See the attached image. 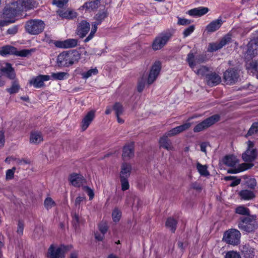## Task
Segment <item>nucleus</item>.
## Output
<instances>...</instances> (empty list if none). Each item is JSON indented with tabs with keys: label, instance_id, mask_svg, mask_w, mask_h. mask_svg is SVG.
I'll use <instances>...</instances> for the list:
<instances>
[{
	"label": "nucleus",
	"instance_id": "nucleus-2",
	"mask_svg": "<svg viewBox=\"0 0 258 258\" xmlns=\"http://www.w3.org/2000/svg\"><path fill=\"white\" fill-rule=\"evenodd\" d=\"M223 163L227 166L231 167L232 168L228 170V173L231 174H236L245 170L251 168L253 166L252 163H244L238 165V160L233 155L226 156L223 159Z\"/></svg>",
	"mask_w": 258,
	"mask_h": 258
},
{
	"label": "nucleus",
	"instance_id": "nucleus-24",
	"mask_svg": "<svg viewBox=\"0 0 258 258\" xmlns=\"http://www.w3.org/2000/svg\"><path fill=\"white\" fill-rule=\"evenodd\" d=\"M222 23L223 21L221 19L213 21L206 26L205 31L208 33H213L218 30L221 27Z\"/></svg>",
	"mask_w": 258,
	"mask_h": 258
},
{
	"label": "nucleus",
	"instance_id": "nucleus-26",
	"mask_svg": "<svg viewBox=\"0 0 258 258\" xmlns=\"http://www.w3.org/2000/svg\"><path fill=\"white\" fill-rule=\"evenodd\" d=\"M134 156V147L133 143L126 145L123 148L122 158L126 160Z\"/></svg>",
	"mask_w": 258,
	"mask_h": 258
},
{
	"label": "nucleus",
	"instance_id": "nucleus-7",
	"mask_svg": "<svg viewBox=\"0 0 258 258\" xmlns=\"http://www.w3.org/2000/svg\"><path fill=\"white\" fill-rule=\"evenodd\" d=\"M172 36L170 31L162 33L157 36L154 40L152 47L154 50L162 49L168 42Z\"/></svg>",
	"mask_w": 258,
	"mask_h": 258
},
{
	"label": "nucleus",
	"instance_id": "nucleus-52",
	"mask_svg": "<svg viewBox=\"0 0 258 258\" xmlns=\"http://www.w3.org/2000/svg\"><path fill=\"white\" fill-rule=\"evenodd\" d=\"M83 189L89 197V199L92 200L94 196L93 190L87 186H83Z\"/></svg>",
	"mask_w": 258,
	"mask_h": 258
},
{
	"label": "nucleus",
	"instance_id": "nucleus-12",
	"mask_svg": "<svg viewBox=\"0 0 258 258\" xmlns=\"http://www.w3.org/2000/svg\"><path fill=\"white\" fill-rule=\"evenodd\" d=\"M247 148L245 152L242 154V159L245 162H251L254 161L257 157V152L254 149V144L252 142H247Z\"/></svg>",
	"mask_w": 258,
	"mask_h": 258
},
{
	"label": "nucleus",
	"instance_id": "nucleus-37",
	"mask_svg": "<svg viewBox=\"0 0 258 258\" xmlns=\"http://www.w3.org/2000/svg\"><path fill=\"white\" fill-rule=\"evenodd\" d=\"M197 168L201 175L206 176L209 175V172L207 170V166L206 165H203L200 163H198Z\"/></svg>",
	"mask_w": 258,
	"mask_h": 258
},
{
	"label": "nucleus",
	"instance_id": "nucleus-44",
	"mask_svg": "<svg viewBox=\"0 0 258 258\" xmlns=\"http://www.w3.org/2000/svg\"><path fill=\"white\" fill-rule=\"evenodd\" d=\"M98 73V70L96 68L92 69L89 70L86 73L83 74V78H88L93 75H97Z\"/></svg>",
	"mask_w": 258,
	"mask_h": 258
},
{
	"label": "nucleus",
	"instance_id": "nucleus-8",
	"mask_svg": "<svg viewBox=\"0 0 258 258\" xmlns=\"http://www.w3.org/2000/svg\"><path fill=\"white\" fill-rule=\"evenodd\" d=\"M33 51V49H23L20 51H18L15 47L7 45L2 48L0 50V54L3 56H5L7 54H15L17 56L26 57L30 55L31 52Z\"/></svg>",
	"mask_w": 258,
	"mask_h": 258
},
{
	"label": "nucleus",
	"instance_id": "nucleus-30",
	"mask_svg": "<svg viewBox=\"0 0 258 258\" xmlns=\"http://www.w3.org/2000/svg\"><path fill=\"white\" fill-rule=\"evenodd\" d=\"M43 139L41 134L39 132H32L30 135V142L34 144H38L43 141Z\"/></svg>",
	"mask_w": 258,
	"mask_h": 258
},
{
	"label": "nucleus",
	"instance_id": "nucleus-31",
	"mask_svg": "<svg viewBox=\"0 0 258 258\" xmlns=\"http://www.w3.org/2000/svg\"><path fill=\"white\" fill-rule=\"evenodd\" d=\"M100 0H93L84 4L83 7L89 11H93L98 8Z\"/></svg>",
	"mask_w": 258,
	"mask_h": 258
},
{
	"label": "nucleus",
	"instance_id": "nucleus-64",
	"mask_svg": "<svg viewBox=\"0 0 258 258\" xmlns=\"http://www.w3.org/2000/svg\"><path fill=\"white\" fill-rule=\"evenodd\" d=\"M207 146V144L206 143H202L201 145H200V147H201V151L202 152H203L204 153H206V147Z\"/></svg>",
	"mask_w": 258,
	"mask_h": 258
},
{
	"label": "nucleus",
	"instance_id": "nucleus-49",
	"mask_svg": "<svg viewBox=\"0 0 258 258\" xmlns=\"http://www.w3.org/2000/svg\"><path fill=\"white\" fill-rule=\"evenodd\" d=\"M225 258H241V256L238 252L231 251L226 254Z\"/></svg>",
	"mask_w": 258,
	"mask_h": 258
},
{
	"label": "nucleus",
	"instance_id": "nucleus-10",
	"mask_svg": "<svg viewBox=\"0 0 258 258\" xmlns=\"http://www.w3.org/2000/svg\"><path fill=\"white\" fill-rule=\"evenodd\" d=\"M220 119V116L218 114H215L213 115L204 120H203L202 122H200V123L198 124L194 128V132L195 133L200 132L201 131H202L216 122L218 121Z\"/></svg>",
	"mask_w": 258,
	"mask_h": 258
},
{
	"label": "nucleus",
	"instance_id": "nucleus-61",
	"mask_svg": "<svg viewBox=\"0 0 258 258\" xmlns=\"http://www.w3.org/2000/svg\"><path fill=\"white\" fill-rule=\"evenodd\" d=\"M73 222L76 226L78 225L80 222L79 215L76 213L73 217Z\"/></svg>",
	"mask_w": 258,
	"mask_h": 258
},
{
	"label": "nucleus",
	"instance_id": "nucleus-59",
	"mask_svg": "<svg viewBox=\"0 0 258 258\" xmlns=\"http://www.w3.org/2000/svg\"><path fill=\"white\" fill-rule=\"evenodd\" d=\"M85 199V198L84 197H77L76 199L75 202V206L76 207L79 206V205H80L81 203L82 202H83V201H84Z\"/></svg>",
	"mask_w": 258,
	"mask_h": 258
},
{
	"label": "nucleus",
	"instance_id": "nucleus-25",
	"mask_svg": "<svg viewBox=\"0 0 258 258\" xmlns=\"http://www.w3.org/2000/svg\"><path fill=\"white\" fill-rule=\"evenodd\" d=\"M160 146L161 148H164L167 151H174V147L172 145V143L170 140L168 139L167 135H164L159 140Z\"/></svg>",
	"mask_w": 258,
	"mask_h": 258
},
{
	"label": "nucleus",
	"instance_id": "nucleus-5",
	"mask_svg": "<svg viewBox=\"0 0 258 258\" xmlns=\"http://www.w3.org/2000/svg\"><path fill=\"white\" fill-rule=\"evenodd\" d=\"M72 248V245H61L56 246L52 244L48 249L47 253V258H64L65 254Z\"/></svg>",
	"mask_w": 258,
	"mask_h": 258
},
{
	"label": "nucleus",
	"instance_id": "nucleus-32",
	"mask_svg": "<svg viewBox=\"0 0 258 258\" xmlns=\"http://www.w3.org/2000/svg\"><path fill=\"white\" fill-rule=\"evenodd\" d=\"M177 224V221L172 217H169L167 219L165 225L169 228L172 232H175L176 229V225Z\"/></svg>",
	"mask_w": 258,
	"mask_h": 258
},
{
	"label": "nucleus",
	"instance_id": "nucleus-1",
	"mask_svg": "<svg viewBox=\"0 0 258 258\" xmlns=\"http://www.w3.org/2000/svg\"><path fill=\"white\" fill-rule=\"evenodd\" d=\"M161 69V63L159 61H156L152 66L148 78L142 77L138 82L137 90L142 92L145 88L146 84L148 85L152 84L157 79Z\"/></svg>",
	"mask_w": 258,
	"mask_h": 258
},
{
	"label": "nucleus",
	"instance_id": "nucleus-40",
	"mask_svg": "<svg viewBox=\"0 0 258 258\" xmlns=\"http://www.w3.org/2000/svg\"><path fill=\"white\" fill-rule=\"evenodd\" d=\"M255 134H258V122H255L252 124L246 135V137L251 136Z\"/></svg>",
	"mask_w": 258,
	"mask_h": 258
},
{
	"label": "nucleus",
	"instance_id": "nucleus-57",
	"mask_svg": "<svg viewBox=\"0 0 258 258\" xmlns=\"http://www.w3.org/2000/svg\"><path fill=\"white\" fill-rule=\"evenodd\" d=\"M95 238L98 241H102L104 237V234L102 233H99L98 232H96L94 233Z\"/></svg>",
	"mask_w": 258,
	"mask_h": 258
},
{
	"label": "nucleus",
	"instance_id": "nucleus-9",
	"mask_svg": "<svg viewBox=\"0 0 258 258\" xmlns=\"http://www.w3.org/2000/svg\"><path fill=\"white\" fill-rule=\"evenodd\" d=\"M241 233L235 229H231L225 232L223 239L227 243L235 245L239 243Z\"/></svg>",
	"mask_w": 258,
	"mask_h": 258
},
{
	"label": "nucleus",
	"instance_id": "nucleus-43",
	"mask_svg": "<svg viewBox=\"0 0 258 258\" xmlns=\"http://www.w3.org/2000/svg\"><path fill=\"white\" fill-rule=\"evenodd\" d=\"M121 185V189L125 191L128 189L130 187L129 183L127 180L128 178L120 177Z\"/></svg>",
	"mask_w": 258,
	"mask_h": 258
},
{
	"label": "nucleus",
	"instance_id": "nucleus-60",
	"mask_svg": "<svg viewBox=\"0 0 258 258\" xmlns=\"http://www.w3.org/2000/svg\"><path fill=\"white\" fill-rule=\"evenodd\" d=\"M18 31V27L17 26H14L12 28H10L7 30V33L10 34H15Z\"/></svg>",
	"mask_w": 258,
	"mask_h": 258
},
{
	"label": "nucleus",
	"instance_id": "nucleus-34",
	"mask_svg": "<svg viewBox=\"0 0 258 258\" xmlns=\"http://www.w3.org/2000/svg\"><path fill=\"white\" fill-rule=\"evenodd\" d=\"M112 109L114 111L115 116L122 115L124 111L122 105L119 102H116L112 106Z\"/></svg>",
	"mask_w": 258,
	"mask_h": 258
},
{
	"label": "nucleus",
	"instance_id": "nucleus-21",
	"mask_svg": "<svg viewBox=\"0 0 258 258\" xmlns=\"http://www.w3.org/2000/svg\"><path fill=\"white\" fill-rule=\"evenodd\" d=\"M206 81L208 85L213 87L219 84L221 81V78L216 73H211L206 75Z\"/></svg>",
	"mask_w": 258,
	"mask_h": 258
},
{
	"label": "nucleus",
	"instance_id": "nucleus-46",
	"mask_svg": "<svg viewBox=\"0 0 258 258\" xmlns=\"http://www.w3.org/2000/svg\"><path fill=\"white\" fill-rule=\"evenodd\" d=\"M112 219L113 221L117 222L119 221L121 217V212L117 209H115L112 214Z\"/></svg>",
	"mask_w": 258,
	"mask_h": 258
},
{
	"label": "nucleus",
	"instance_id": "nucleus-19",
	"mask_svg": "<svg viewBox=\"0 0 258 258\" xmlns=\"http://www.w3.org/2000/svg\"><path fill=\"white\" fill-rule=\"evenodd\" d=\"M78 41L76 39H68L64 41H56L54 44L58 48H70L77 46Z\"/></svg>",
	"mask_w": 258,
	"mask_h": 258
},
{
	"label": "nucleus",
	"instance_id": "nucleus-20",
	"mask_svg": "<svg viewBox=\"0 0 258 258\" xmlns=\"http://www.w3.org/2000/svg\"><path fill=\"white\" fill-rule=\"evenodd\" d=\"M0 71L9 79L14 80L16 78L15 70L9 63H6L4 66H2Z\"/></svg>",
	"mask_w": 258,
	"mask_h": 258
},
{
	"label": "nucleus",
	"instance_id": "nucleus-28",
	"mask_svg": "<svg viewBox=\"0 0 258 258\" xmlns=\"http://www.w3.org/2000/svg\"><path fill=\"white\" fill-rule=\"evenodd\" d=\"M132 166L130 164L124 163L121 166L120 177L128 178L130 176Z\"/></svg>",
	"mask_w": 258,
	"mask_h": 258
},
{
	"label": "nucleus",
	"instance_id": "nucleus-16",
	"mask_svg": "<svg viewBox=\"0 0 258 258\" xmlns=\"http://www.w3.org/2000/svg\"><path fill=\"white\" fill-rule=\"evenodd\" d=\"M239 75L236 70L230 69L227 70L224 74V80L227 84H235L238 81Z\"/></svg>",
	"mask_w": 258,
	"mask_h": 258
},
{
	"label": "nucleus",
	"instance_id": "nucleus-54",
	"mask_svg": "<svg viewBox=\"0 0 258 258\" xmlns=\"http://www.w3.org/2000/svg\"><path fill=\"white\" fill-rule=\"evenodd\" d=\"M179 134L177 127H175L168 132L166 133L165 135H167V137H172Z\"/></svg>",
	"mask_w": 258,
	"mask_h": 258
},
{
	"label": "nucleus",
	"instance_id": "nucleus-14",
	"mask_svg": "<svg viewBox=\"0 0 258 258\" xmlns=\"http://www.w3.org/2000/svg\"><path fill=\"white\" fill-rule=\"evenodd\" d=\"M258 38H254L248 42L247 45V50L245 53V59L252 58L257 54Z\"/></svg>",
	"mask_w": 258,
	"mask_h": 258
},
{
	"label": "nucleus",
	"instance_id": "nucleus-48",
	"mask_svg": "<svg viewBox=\"0 0 258 258\" xmlns=\"http://www.w3.org/2000/svg\"><path fill=\"white\" fill-rule=\"evenodd\" d=\"M16 169V168L14 167L11 169H8L6 171V179L10 180L12 179L14 177V174L15 173V171Z\"/></svg>",
	"mask_w": 258,
	"mask_h": 258
},
{
	"label": "nucleus",
	"instance_id": "nucleus-22",
	"mask_svg": "<svg viewBox=\"0 0 258 258\" xmlns=\"http://www.w3.org/2000/svg\"><path fill=\"white\" fill-rule=\"evenodd\" d=\"M90 30V24L86 21H81L77 28V34L81 38L84 37Z\"/></svg>",
	"mask_w": 258,
	"mask_h": 258
},
{
	"label": "nucleus",
	"instance_id": "nucleus-4",
	"mask_svg": "<svg viewBox=\"0 0 258 258\" xmlns=\"http://www.w3.org/2000/svg\"><path fill=\"white\" fill-rule=\"evenodd\" d=\"M238 228L246 233H250L254 231L257 227L256 221V216L249 215L245 217H241L238 224Z\"/></svg>",
	"mask_w": 258,
	"mask_h": 258
},
{
	"label": "nucleus",
	"instance_id": "nucleus-47",
	"mask_svg": "<svg viewBox=\"0 0 258 258\" xmlns=\"http://www.w3.org/2000/svg\"><path fill=\"white\" fill-rule=\"evenodd\" d=\"M68 2V0H53L52 4L57 7L63 8Z\"/></svg>",
	"mask_w": 258,
	"mask_h": 258
},
{
	"label": "nucleus",
	"instance_id": "nucleus-17",
	"mask_svg": "<svg viewBox=\"0 0 258 258\" xmlns=\"http://www.w3.org/2000/svg\"><path fill=\"white\" fill-rule=\"evenodd\" d=\"M186 60L189 67L192 69H194L197 64L204 62L206 60V57L203 55H199L195 57L194 53L190 52L187 54Z\"/></svg>",
	"mask_w": 258,
	"mask_h": 258
},
{
	"label": "nucleus",
	"instance_id": "nucleus-56",
	"mask_svg": "<svg viewBox=\"0 0 258 258\" xmlns=\"http://www.w3.org/2000/svg\"><path fill=\"white\" fill-rule=\"evenodd\" d=\"M247 186L250 188H254L256 185V181L254 179H250L247 181Z\"/></svg>",
	"mask_w": 258,
	"mask_h": 258
},
{
	"label": "nucleus",
	"instance_id": "nucleus-3",
	"mask_svg": "<svg viewBox=\"0 0 258 258\" xmlns=\"http://www.w3.org/2000/svg\"><path fill=\"white\" fill-rule=\"evenodd\" d=\"M80 58V53L77 51L63 52L57 56V63L59 67H68L78 61Z\"/></svg>",
	"mask_w": 258,
	"mask_h": 258
},
{
	"label": "nucleus",
	"instance_id": "nucleus-15",
	"mask_svg": "<svg viewBox=\"0 0 258 258\" xmlns=\"http://www.w3.org/2000/svg\"><path fill=\"white\" fill-rule=\"evenodd\" d=\"M231 41V36L230 34H227L223 36L219 42L211 43L209 44L208 51L212 52L222 48Z\"/></svg>",
	"mask_w": 258,
	"mask_h": 258
},
{
	"label": "nucleus",
	"instance_id": "nucleus-13",
	"mask_svg": "<svg viewBox=\"0 0 258 258\" xmlns=\"http://www.w3.org/2000/svg\"><path fill=\"white\" fill-rule=\"evenodd\" d=\"M17 11L14 8L11 6H6L3 10L2 14L0 15L1 18L4 21H8L7 24L8 25L10 23L14 22L12 20L17 14Z\"/></svg>",
	"mask_w": 258,
	"mask_h": 258
},
{
	"label": "nucleus",
	"instance_id": "nucleus-51",
	"mask_svg": "<svg viewBox=\"0 0 258 258\" xmlns=\"http://www.w3.org/2000/svg\"><path fill=\"white\" fill-rule=\"evenodd\" d=\"M191 22L192 21L190 20L178 17L177 24L178 25L185 26L189 25Z\"/></svg>",
	"mask_w": 258,
	"mask_h": 258
},
{
	"label": "nucleus",
	"instance_id": "nucleus-42",
	"mask_svg": "<svg viewBox=\"0 0 258 258\" xmlns=\"http://www.w3.org/2000/svg\"><path fill=\"white\" fill-rule=\"evenodd\" d=\"M209 72V68L206 66H201V68L197 70V71H195V72L198 75H201L202 76L207 75V73Z\"/></svg>",
	"mask_w": 258,
	"mask_h": 258
},
{
	"label": "nucleus",
	"instance_id": "nucleus-63",
	"mask_svg": "<svg viewBox=\"0 0 258 258\" xmlns=\"http://www.w3.org/2000/svg\"><path fill=\"white\" fill-rule=\"evenodd\" d=\"M84 54L86 55H94L96 54V51L95 49H92L91 50H89L88 51H86Z\"/></svg>",
	"mask_w": 258,
	"mask_h": 258
},
{
	"label": "nucleus",
	"instance_id": "nucleus-33",
	"mask_svg": "<svg viewBox=\"0 0 258 258\" xmlns=\"http://www.w3.org/2000/svg\"><path fill=\"white\" fill-rule=\"evenodd\" d=\"M239 195L241 199L244 200H249L254 197V195L253 191L247 189L241 190L239 192Z\"/></svg>",
	"mask_w": 258,
	"mask_h": 258
},
{
	"label": "nucleus",
	"instance_id": "nucleus-39",
	"mask_svg": "<svg viewBox=\"0 0 258 258\" xmlns=\"http://www.w3.org/2000/svg\"><path fill=\"white\" fill-rule=\"evenodd\" d=\"M56 206L55 202L50 197L46 198L44 201V206L47 210H49Z\"/></svg>",
	"mask_w": 258,
	"mask_h": 258
},
{
	"label": "nucleus",
	"instance_id": "nucleus-29",
	"mask_svg": "<svg viewBox=\"0 0 258 258\" xmlns=\"http://www.w3.org/2000/svg\"><path fill=\"white\" fill-rule=\"evenodd\" d=\"M57 13L63 19H72L77 16V13L72 10H59L57 11Z\"/></svg>",
	"mask_w": 258,
	"mask_h": 258
},
{
	"label": "nucleus",
	"instance_id": "nucleus-27",
	"mask_svg": "<svg viewBox=\"0 0 258 258\" xmlns=\"http://www.w3.org/2000/svg\"><path fill=\"white\" fill-rule=\"evenodd\" d=\"M209 11L208 8L201 7L189 10L187 14L191 16L201 17L207 14Z\"/></svg>",
	"mask_w": 258,
	"mask_h": 258
},
{
	"label": "nucleus",
	"instance_id": "nucleus-6",
	"mask_svg": "<svg viewBox=\"0 0 258 258\" xmlns=\"http://www.w3.org/2000/svg\"><path fill=\"white\" fill-rule=\"evenodd\" d=\"M25 27L26 31L29 34L38 35L44 30L45 24L41 20H30L26 23Z\"/></svg>",
	"mask_w": 258,
	"mask_h": 258
},
{
	"label": "nucleus",
	"instance_id": "nucleus-18",
	"mask_svg": "<svg viewBox=\"0 0 258 258\" xmlns=\"http://www.w3.org/2000/svg\"><path fill=\"white\" fill-rule=\"evenodd\" d=\"M96 111L91 110L88 111L83 118L81 121V128L83 131H85L91 124L95 118Z\"/></svg>",
	"mask_w": 258,
	"mask_h": 258
},
{
	"label": "nucleus",
	"instance_id": "nucleus-23",
	"mask_svg": "<svg viewBox=\"0 0 258 258\" xmlns=\"http://www.w3.org/2000/svg\"><path fill=\"white\" fill-rule=\"evenodd\" d=\"M69 180L73 185L76 187H80L86 182V179L82 175L75 173L70 175Z\"/></svg>",
	"mask_w": 258,
	"mask_h": 258
},
{
	"label": "nucleus",
	"instance_id": "nucleus-41",
	"mask_svg": "<svg viewBox=\"0 0 258 258\" xmlns=\"http://www.w3.org/2000/svg\"><path fill=\"white\" fill-rule=\"evenodd\" d=\"M235 212L242 215H246L247 216L250 215L249 209L243 206L237 207L236 209Z\"/></svg>",
	"mask_w": 258,
	"mask_h": 258
},
{
	"label": "nucleus",
	"instance_id": "nucleus-58",
	"mask_svg": "<svg viewBox=\"0 0 258 258\" xmlns=\"http://www.w3.org/2000/svg\"><path fill=\"white\" fill-rule=\"evenodd\" d=\"M5 142L4 133L2 131H0V148L4 146Z\"/></svg>",
	"mask_w": 258,
	"mask_h": 258
},
{
	"label": "nucleus",
	"instance_id": "nucleus-53",
	"mask_svg": "<svg viewBox=\"0 0 258 258\" xmlns=\"http://www.w3.org/2000/svg\"><path fill=\"white\" fill-rule=\"evenodd\" d=\"M191 126V123L189 122H186L181 125L176 126L177 129L179 133L182 132L184 131L187 130Z\"/></svg>",
	"mask_w": 258,
	"mask_h": 258
},
{
	"label": "nucleus",
	"instance_id": "nucleus-35",
	"mask_svg": "<svg viewBox=\"0 0 258 258\" xmlns=\"http://www.w3.org/2000/svg\"><path fill=\"white\" fill-rule=\"evenodd\" d=\"M30 84L33 85L35 88H41L44 85V83L43 82L41 75L32 79L30 81Z\"/></svg>",
	"mask_w": 258,
	"mask_h": 258
},
{
	"label": "nucleus",
	"instance_id": "nucleus-36",
	"mask_svg": "<svg viewBox=\"0 0 258 258\" xmlns=\"http://www.w3.org/2000/svg\"><path fill=\"white\" fill-rule=\"evenodd\" d=\"M20 88V86L17 81L12 82V86L7 89V91L10 94H13L17 93Z\"/></svg>",
	"mask_w": 258,
	"mask_h": 258
},
{
	"label": "nucleus",
	"instance_id": "nucleus-62",
	"mask_svg": "<svg viewBox=\"0 0 258 258\" xmlns=\"http://www.w3.org/2000/svg\"><path fill=\"white\" fill-rule=\"evenodd\" d=\"M234 180L230 183V186H235L237 185H238L240 183V181H241V180L239 178H236V179H234Z\"/></svg>",
	"mask_w": 258,
	"mask_h": 258
},
{
	"label": "nucleus",
	"instance_id": "nucleus-11",
	"mask_svg": "<svg viewBox=\"0 0 258 258\" xmlns=\"http://www.w3.org/2000/svg\"><path fill=\"white\" fill-rule=\"evenodd\" d=\"M107 16V14L105 11L100 12L96 15L95 17L96 21L93 23L91 32L84 40L85 42H87L93 38L94 34L97 31V26L101 24V22L104 20Z\"/></svg>",
	"mask_w": 258,
	"mask_h": 258
},
{
	"label": "nucleus",
	"instance_id": "nucleus-38",
	"mask_svg": "<svg viewBox=\"0 0 258 258\" xmlns=\"http://www.w3.org/2000/svg\"><path fill=\"white\" fill-rule=\"evenodd\" d=\"M68 76V74L65 72L52 73L51 74L52 79L55 80H63Z\"/></svg>",
	"mask_w": 258,
	"mask_h": 258
},
{
	"label": "nucleus",
	"instance_id": "nucleus-50",
	"mask_svg": "<svg viewBox=\"0 0 258 258\" xmlns=\"http://www.w3.org/2000/svg\"><path fill=\"white\" fill-rule=\"evenodd\" d=\"M98 228L100 232L104 234L108 230L107 225L105 222H102L99 224Z\"/></svg>",
	"mask_w": 258,
	"mask_h": 258
},
{
	"label": "nucleus",
	"instance_id": "nucleus-55",
	"mask_svg": "<svg viewBox=\"0 0 258 258\" xmlns=\"http://www.w3.org/2000/svg\"><path fill=\"white\" fill-rule=\"evenodd\" d=\"M24 230V224L21 221H19L18 224L17 233L20 235H22Z\"/></svg>",
	"mask_w": 258,
	"mask_h": 258
},
{
	"label": "nucleus",
	"instance_id": "nucleus-45",
	"mask_svg": "<svg viewBox=\"0 0 258 258\" xmlns=\"http://www.w3.org/2000/svg\"><path fill=\"white\" fill-rule=\"evenodd\" d=\"M195 29V27L194 25H190L188 27L184 29L183 32V35L184 37H186L188 36L190 34H191Z\"/></svg>",
	"mask_w": 258,
	"mask_h": 258
}]
</instances>
